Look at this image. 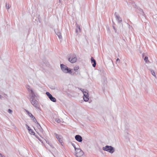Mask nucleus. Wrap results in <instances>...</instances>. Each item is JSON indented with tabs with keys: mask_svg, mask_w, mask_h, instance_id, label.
I'll return each instance as SVG.
<instances>
[{
	"mask_svg": "<svg viewBox=\"0 0 157 157\" xmlns=\"http://www.w3.org/2000/svg\"><path fill=\"white\" fill-rule=\"evenodd\" d=\"M144 61H145L146 62H147V61H148V57H147V56L145 57V58L144 59Z\"/></svg>",
	"mask_w": 157,
	"mask_h": 157,
	"instance_id": "6ab92c4d",
	"label": "nucleus"
},
{
	"mask_svg": "<svg viewBox=\"0 0 157 157\" xmlns=\"http://www.w3.org/2000/svg\"><path fill=\"white\" fill-rule=\"evenodd\" d=\"M55 135L58 141L62 145V144L63 143V138L62 136L56 133H55Z\"/></svg>",
	"mask_w": 157,
	"mask_h": 157,
	"instance_id": "423d86ee",
	"label": "nucleus"
},
{
	"mask_svg": "<svg viewBox=\"0 0 157 157\" xmlns=\"http://www.w3.org/2000/svg\"><path fill=\"white\" fill-rule=\"evenodd\" d=\"M28 89H29V90H29V88H28Z\"/></svg>",
	"mask_w": 157,
	"mask_h": 157,
	"instance_id": "f704fd0d",
	"label": "nucleus"
},
{
	"mask_svg": "<svg viewBox=\"0 0 157 157\" xmlns=\"http://www.w3.org/2000/svg\"><path fill=\"white\" fill-rule=\"evenodd\" d=\"M56 34L59 37V38H61L62 36L61 35V33H57Z\"/></svg>",
	"mask_w": 157,
	"mask_h": 157,
	"instance_id": "a211bd4d",
	"label": "nucleus"
},
{
	"mask_svg": "<svg viewBox=\"0 0 157 157\" xmlns=\"http://www.w3.org/2000/svg\"><path fill=\"white\" fill-rule=\"evenodd\" d=\"M32 104L34 106H37L38 104V101L34 99H30Z\"/></svg>",
	"mask_w": 157,
	"mask_h": 157,
	"instance_id": "6e6552de",
	"label": "nucleus"
},
{
	"mask_svg": "<svg viewBox=\"0 0 157 157\" xmlns=\"http://www.w3.org/2000/svg\"><path fill=\"white\" fill-rule=\"evenodd\" d=\"M40 142H41L42 143V141L40 139H38Z\"/></svg>",
	"mask_w": 157,
	"mask_h": 157,
	"instance_id": "c756f323",
	"label": "nucleus"
},
{
	"mask_svg": "<svg viewBox=\"0 0 157 157\" xmlns=\"http://www.w3.org/2000/svg\"><path fill=\"white\" fill-rule=\"evenodd\" d=\"M28 130H29V132L31 135H34L35 133L33 131V130L30 128L28 126Z\"/></svg>",
	"mask_w": 157,
	"mask_h": 157,
	"instance_id": "f8f14e48",
	"label": "nucleus"
},
{
	"mask_svg": "<svg viewBox=\"0 0 157 157\" xmlns=\"http://www.w3.org/2000/svg\"><path fill=\"white\" fill-rule=\"evenodd\" d=\"M75 139L78 141L81 142L82 141V138L81 136L79 135L75 136Z\"/></svg>",
	"mask_w": 157,
	"mask_h": 157,
	"instance_id": "1a4fd4ad",
	"label": "nucleus"
},
{
	"mask_svg": "<svg viewBox=\"0 0 157 157\" xmlns=\"http://www.w3.org/2000/svg\"><path fill=\"white\" fill-rule=\"evenodd\" d=\"M40 142H41L42 143V141L40 139H38Z\"/></svg>",
	"mask_w": 157,
	"mask_h": 157,
	"instance_id": "7c9ffc66",
	"label": "nucleus"
},
{
	"mask_svg": "<svg viewBox=\"0 0 157 157\" xmlns=\"http://www.w3.org/2000/svg\"><path fill=\"white\" fill-rule=\"evenodd\" d=\"M68 60L71 63L75 62L77 60L75 55L74 54L71 55L70 57L69 58Z\"/></svg>",
	"mask_w": 157,
	"mask_h": 157,
	"instance_id": "20e7f679",
	"label": "nucleus"
},
{
	"mask_svg": "<svg viewBox=\"0 0 157 157\" xmlns=\"http://www.w3.org/2000/svg\"><path fill=\"white\" fill-rule=\"evenodd\" d=\"M46 94L48 97L50 98H51L52 97V95L48 92H47L46 93Z\"/></svg>",
	"mask_w": 157,
	"mask_h": 157,
	"instance_id": "ddd939ff",
	"label": "nucleus"
},
{
	"mask_svg": "<svg viewBox=\"0 0 157 157\" xmlns=\"http://www.w3.org/2000/svg\"><path fill=\"white\" fill-rule=\"evenodd\" d=\"M78 28L79 31L80 32L81 31V29H80V26H78Z\"/></svg>",
	"mask_w": 157,
	"mask_h": 157,
	"instance_id": "412c9836",
	"label": "nucleus"
},
{
	"mask_svg": "<svg viewBox=\"0 0 157 157\" xmlns=\"http://www.w3.org/2000/svg\"><path fill=\"white\" fill-rule=\"evenodd\" d=\"M36 136V138H37L38 139H40V138H39V137L38 136Z\"/></svg>",
	"mask_w": 157,
	"mask_h": 157,
	"instance_id": "b1692460",
	"label": "nucleus"
},
{
	"mask_svg": "<svg viewBox=\"0 0 157 157\" xmlns=\"http://www.w3.org/2000/svg\"><path fill=\"white\" fill-rule=\"evenodd\" d=\"M76 155L77 157H81L83 154V152L80 149H75Z\"/></svg>",
	"mask_w": 157,
	"mask_h": 157,
	"instance_id": "39448f33",
	"label": "nucleus"
},
{
	"mask_svg": "<svg viewBox=\"0 0 157 157\" xmlns=\"http://www.w3.org/2000/svg\"><path fill=\"white\" fill-rule=\"evenodd\" d=\"M46 142L48 144H49V142L48 141H46Z\"/></svg>",
	"mask_w": 157,
	"mask_h": 157,
	"instance_id": "5701e85b",
	"label": "nucleus"
},
{
	"mask_svg": "<svg viewBox=\"0 0 157 157\" xmlns=\"http://www.w3.org/2000/svg\"><path fill=\"white\" fill-rule=\"evenodd\" d=\"M40 142H41L42 143V141L40 139H38Z\"/></svg>",
	"mask_w": 157,
	"mask_h": 157,
	"instance_id": "c85d7f7f",
	"label": "nucleus"
},
{
	"mask_svg": "<svg viewBox=\"0 0 157 157\" xmlns=\"http://www.w3.org/2000/svg\"><path fill=\"white\" fill-rule=\"evenodd\" d=\"M50 99L53 102H56V99L52 96V97Z\"/></svg>",
	"mask_w": 157,
	"mask_h": 157,
	"instance_id": "4468645a",
	"label": "nucleus"
},
{
	"mask_svg": "<svg viewBox=\"0 0 157 157\" xmlns=\"http://www.w3.org/2000/svg\"><path fill=\"white\" fill-rule=\"evenodd\" d=\"M6 6L7 9H9L10 7V6L9 4L6 3Z\"/></svg>",
	"mask_w": 157,
	"mask_h": 157,
	"instance_id": "dca6fc26",
	"label": "nucleus"
},
{
	"mask_svg": "<svg viewBox=\"0 0 157 157\" xmlns=\"http://www.w3.org/2000/svg\"><path fill=\"white\" fill-rule=\"evenodd\" d=\"M60 66L61 69L65 73L71 72V70L70 68H68L66 66L63 64H61Z\"/></svg>",
	"mask_w": 157,
	"mask_h": 157,
	"instance_id": "f257e3e1",
	"label": "nucleus"
},
{
	"mask_svg": "<svg viewBox=\"0 0 157 157\" xmlns=\"http://www.w3.org/2000/svg\"><path fill=\"white\" fill-rule=\"evenodd\" d=\"M82 91L84 94V100L86 101H88L89 100L88 91L87 90L84 89L82 90Z\"/></svg>",
	"mask_w": 157,
	"mask_h": 157,
	"instance_id": "f03ea898",
	"label": "nucleus"
},
{
	"mask_svg": "<svg viewBox=\"0 0 157 157\" xmlns=\"http://www.w3.org/2000/svg\"><path fill=\"white\" fill-rule=\"evenodd\" d=\"M36 136V138H37L38 139H40V138H39V137L38 136Z\"/></svg>",
	"mask_w": 157,
	"mask_h": 157,
	"instance_id": "393cba45",
	"label": "nucleus"
},
{
	"mask_svg": "<svg viewBox=\"0 0 157 157\" xmlns=\"http://www.w3.org/2000/svg\"><path fill=\"white\" fill-rule=\"evenodd\" d=\"M78 29H76V32H77V33H78Z\"/></svg>",
	"mask_w": 157,
	"mask_h": 157,
	"instance_id": "2f4dec72",
	"label": "nucleus"
},
{
	"mask_svg": "<svg viewBox=\"0 0 157 157\" xmlns=\"http://www.w3.org/2000/svg\"><path fill=\"white\" fill-rule=\"evenodd\" d=\"M1 157H5L2 156V155H1Z\"/></svg>",
	"mask_w": 157,
	"mask_h": 157,
	"instance_id": "473e14b6",
	"label": "nucleus"
},
{
	"mask_svg": "<svg viewBox=\"0 0 157 157\" xmlns=\"http://www.w3.org/2000/svg\"><path fill=\"white\" fill-rule=\"evenodd\" d=\"M119 59L117 58V59L116 61H117H117H119Z\"/></svg>",
	"mask_w": 157,
	"mask_h": 157,
	"instance_id": "cd10ccee",
	"label": "nucleus"
},
{
	"mask_svg": "<svg viewBox=\"0 0 157 157\" xmlns=\"http://www.w3.org/2000/svg\"><path fill=\"white\" fill-rule=\"evenodd\" d=\"M36 136V138H37L38 139H40V138H39V137L38 136Z\"/></svg>",
	"mask_w": 157,
	"mask_h": 157,
	"instance_id": "bb28decb",
	"label": "nucleus"
},
{
	"mask_svg": "<svg viewBox=\"0 0 157 157\" xmlns=\"http://www.w3.org/2000/svg\"><path fill=\"white\" fill-rule=\"evenodd\" d=\"M103 150L107 151L111 153H113L114 152L113 148L111 146H106L103 148Z\"/></svg>",
	"mask_w": 157,
	"mask_h": 157,
	"instance_id": "7ed1b4c3",
	"label": "nucleus"
},
{
	"mask_svg": "<svg viewBox=\"0 0 157 157\" xmlns=\"http://www.w3.org/2000/svg\"><path fill=\"white\" fill-rule=\"evenodd\" d=\"M36 136V138H37L38 139H40V138H39V137L38 136Z\"/></svg>",
	"mask_w": 157,
	"mask_h": 157,
	"instance_id": "a878e982",
	"label": "nucleus"
},
{
	"mask_svg": "<svg viewBox=\"0 0 157 157\" xmlns=\"http://www.w3.org/2000/svg\"><path fill=\"white\" fill-rule=\"evenodd\" d=\"M1 157V154H0V157Z\"/></svg>",
	"mask_w": 157,
	"mask_h": 157,
	"instance_id": "72a5a7b5",
	"label": "nucleus"
},
{
	"mask_svg": "<svg viewBox=\"0 0 157 157\" xmlns=\"http://www.w3.org/2000/svg\"><path fill=\"white\" fill-rule=\"evenodd\" d=\"M8 112L10 113H11L12 112V111L11 109H9L8 110Z\"/></svg>",
	"mask_w": 157,
	"mask_h": 157,
	"instance_id": "aec40b11",
	"label": "nucleus"
},
{
	"mask_svg": "<svg viewBox=\"0 0 157 157\" xmlns=\"http://www.w3.org/2000/svg\"><path fill=\"white\" fill-rule=\"evenodd\" d=\"M79 68L78 66H76L74 67V69L75 71H76L79 69Z\"/></svg>",
	"mask_w": 157,
	"mask_h": 157,
	"instance_id": "2eb2a0df",
	"label": "nucleus"
},
{
	"mask_svg": "<svg viewBox=\"0 0 157 157\" xmlns=\"http://www.w3.org/2000/svg\"><path fill=\"white\" fill-rule=\"evenodd\" d=\"M26 112L27 113L29 116L31 118L33 121L35 122H37V120L34 117L33 115L28 110H26Z\"/></svg>",
	"mask_w": 157,
	"mask_h": 157,
	"instance_id": "0eeeda50",
	"label": "nucleus"
},
{
	"mask_svg": "<svg viewBox=\"0 0 157 157\" xmlns=\"http://www.w3.org/2000/svg\"><path fill=\"white\" fill-rule=\"evenodd\" d=\"M91 63H93L92 66L94 67H95L96 65V62L95 59H94L93 57H91L90 59Z\"/></svg>",
	"mask_w": 157,
	"mask_h": 157,
	"instance_id": "9d476101",
	"label": "nucleus"
},
{
	"mask_svg": "<svg viewBox=\"0 0 157 157\" xmlns=\"http://www.w3.org/2000/svg\"><path fill=\"white\" fill-rule=\"evenodd\" d=\"M55 121H56V122L58 123H59L61 122L60 120L58 118H57L56 119Z\"/></svg>",
	"mask_w": 157,
	"mask_h": 157,
	"instance_id": "f3484780",
	"label": "nucleus"
},
{
	"mask_svg": "<svg viewBox=\"0 0 157 157\" xmlns=\"http://www.w3.org/2000/svg\"><path fill=\"white\" fill-rule=\"evenodd\" d=\"M30 91H31V98H30V99H34V98L35 97H36V96L35 95V94H34V93L33 90H30Z\"/></svg>",
	"mask_w": 157,
	"mask_h": 157,
	"instance_id": "9b49d317",
	"label": "nucleus"
},
{
	"mask_svg": "<svg viewBox=\"0 0 157 157\" xmlns=\"http://www.w3.org/2000/svg\"><path fill=\"white\" fill-rule=\"evenodd\" d=\"M152 75L154 76H155V73L154 72H152L151 71Z\"/></svg>",
	"mask_w": 157,
	"mask_h": 157,
	"instance_id": "4be33fe9",
	"label": "nucleus"
}]
</instances>
